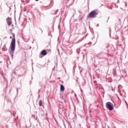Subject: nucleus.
<instances>
[{"instance_id": "11", "label": "nucleus", "mask_w": 128, "mask_h": 128, "mask_svg": "<svg viewBox=\"0 0 128 128\" xmlns=\"http://www.w3.org/2000/svg\"><path fill=\"white\" fill-rule=\"evenodd\" d=\"M40 30H42V28H40Z\"/></svg>"}, {"instance_id": "1", "label": "nucleus", "mask_w": 128, "mask_h": 128, "mask_svg": "<svg viewBox=\"0 0 128 128\" xmlns=\"http://www.w3.org/2000/svg\"><path fill=\"white\" fill-rule=\"evenodd\" d=\"M13 38L12 39L10 46H11V52H10V54L12 58H14V54L16 50V35L12 34Z\"/></svg>"}, {"instance_id": "3", "label": "nucleus", "mask_w": 128, "mask_h": 128, "mask_svg": "<svg viewBox=\"0 0 128 128\" xmlns=\"http://www.w3.org/2000/svg\"><path fill=\"white\" fill-rule=\"evenodd\" d=\"M106 108L109 110H114V104L110 102H107L106 104Z\"/></svg>"}, {"instance_id": "13", "label": "nucleus", "mask_w": 128, "mask_h": 128, "mask_svg": "<svg viewBox=\"0 0 128 128\" xmlns=\"http://www.w3.org/2000/svg\"><path fill=\"white\" fill-rule=\"evenodd\" d=\"M38 92H40V90H38Z\"/></svg>"}, {"instance_id": "6", "label": "nucleus", "mask_w": 128, "mask_h": 128, "mask_svg": "<svg viewBox=\"0 0 128 128\" xmlns=\"http://www.w3.org/2000/svg\"><path fill=\"white\" fill-rule=\"evenodd\" d=\"M60 92H64V86L62 84L60 85Z\"/></svg>"}, {"instance_id": "12", "label": "nucleus", "mask_w": 128, "mask_h": 128, "mask_svg": "<svg viewBox=\"0 0 128 128\" xmlns=\"http://www.w3.org/2000/svg\"><path fill=\"white\" fill-rule=\"evenodd\" d=\"M17 92H18V90L17 88Z\"/></svg>"}, {"instance_id": "2", "label": "nucleus", "mask_w": 128, "mask_h": 128, "mask_svg": "<svg viewBox=\"0 0 128 128\" xmlns=\"http://www.w3.org/2000/svg\"><path fill=\"white\" fill-rule=\"evenodd\" d=\"M100 14V12L98 10H94L92 12H91L88 16V18H96V16Z\"/></svg>"}, {"instance_id": "14", "label": "nucleus", "mask_w": 128, "mask_h": 128, "mask_svg": "<svg viewBox=\"0 0 128 128\" xmlns=\"http://www.w3.org/2000/svg\"><path fill=\"white\" fill-rule=\"evenodd\" d=\"M10 38H12V37H10Z\"/></svg>"}, {"instance_id": "8", "label": "nucleus", "mask_w": 128, "mask_h": 128, "mask_svg": "<svg viewBox=\"0 0 128 128\" xmlns=\"http://www.w3.org/2000/svg\"><path fill=\"white\" fill-rule=\"evenodd\" d=\"M40 112L42 114V116H44V110H40Z\"/></svg>"}, {"instance_id": "4", "label": "nucleus", "mask_w": 128, "mask_h": 128, "mask_svg": "<svg viewBox=\"0 0 128 128\" xmlns=\"http://www.w3.org/2000/svg\"><path fill=\"white\" fill-rule=\"evenodd\" d=\"M6 22L9 26H12V18L10 17L7 18H6Z\"/></svg>"}, {"instance_id": "9", "label": "nucleus", "mask_w": 128, "mask_h": 128, "mask_svg": "<svg viewBox=\"0 0 128 128\" xmlns=\"http://www.w3.org/2000/svg\"><path fill=\"white\" fill-rule=\"evenodd\" d=\"M36 0V2H38V0Z\"/></svg>"}, {"instance_id": "7", "label": "nucleus", "mask_w": 128, "mask_h": 128, "mask_svg": "<svg viewBox=\"0 0 128 128\" xmlns=\"http://www.w3.org/2000/svg\"><path fill=\"white\" fill-rule=\"evenodd\" d=\"M39 106H42V100H40Z\"/></svg>"}, {"instance_id": "15", "label": "nucleus", "mask_w": 128, "mask_h": 128, "mask_svg": "<svg viewBox=\"0 0 128 128\" xmlns=\"http://www.w3.org/2000/svg\"><path fill=\"white\" fill-rule=\"evenodd\" d=\"M38 98H40V96H38Z\"/></svg>"}, {"instance_id": "16", "label": "nucleus", "mask_w": 128, "mask_h": 128, "mask_svg": "<svg viewBox=\"0 0 128 128\" xmlns=\"http://www.w3.org/2000/svg\"><path fill=\"white\" fill-rule=\"evenodd\" d=\"M40 58H42V57H40Z\"/></svg>"}, {"instance_id": "5", "label": "nucleus", "mask_w": 128, "mask_h": 128, "mask_svg": "<svg viewBox=\"0 0 128 128\" xmlns=\"http://www.w3.org/2000/svg\"><path fill=\"white\" fill-rule=\"evenodd\" d=\"M40 54L44 56H46V54H48V53L46 52V50H42L40 52Z\"/></svg>"}, {"instance_id": "10", "label": "nucleus", "mask_w": 128, "mask_h": 128, "mask_svg": "<svg viewBox=\"0 0 128 128\" xmlns=\"http://www.w3.org/2000/svg\"><path fill=\"white\" fill-rule=\"evenodd\" d=\"M97 26H99L100 25L98 24Z\"/></svg>"}]
</instances>
